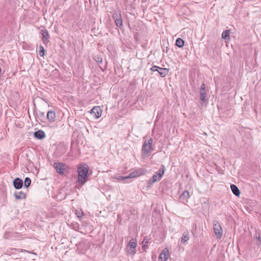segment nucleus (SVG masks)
<instances>
[{
    "instance_id": "17",
    "label": "nucleus",
    "mask_w": 261,
    "mask_h": 261,
    "mask_svg": "<svg viewBox=\"0 0 261 261\" xmlns=\"http://www.w3.org/2000/svg\"><path fill=\"white\" fill-rule=\"evenodd\" d=\"M14 195L16 199H23L26 198V194L22 191L15 192Z\"/></svg>"
},
{
    "instance_id": "12",
    "label": "nucleus",
    "mask_w": 261,
    "mask_h": 261,
    "mask_svg": "<svg viewBox=\"0 0 261 261\" xmlns=\"http://www.w3.org/2000/svg\"><path fill=\"white\" fill-rule=\"evenodd\" d=\"M13 185L16 189H20L23 186V181L20 178L17 177L13 180Z\"/></svg>"
},
{
    "instance_id": "11",
    "label": "nucleus",
    "mask_w": 261,
    "mask_h": 261,
    "mask_svg": "<svg viewBox=\"0 0 261 261\" xmlns=\"http://www.w3.org/2000/svg\"><path fill=\"white\" fill-rule=\"evenodd\" d=\"M56 115L53 110L48 111L47 113L46 118L50 122H54L56 121Z\"/></svg>"
},
{
    "instance_id": "29",
    "label": "nucleus",
    "mask_w": 261,
    "mask_h": 261,
    "mask_svg": "<svg viewBox=\"0 0 261 261\" xmlns=\"http://www.w3.org/2000/svg\"><path fill=\"white\" fill-rule=\"evenodd\" d=\"M152 139L148 140V153H149V150L151 149Z\"/></svg>"
},
{
    "instance_id": "36",
    "label": "nucleus",
    "mask_w": 261,
    "mask_h": 261,
    "mask_svg": "<svg viewBox=\"0 0 261 261\" xmlns=\"http://www.w3.org/2000/svg\"><path fill=\"white\" fill-rule=\"evenodd\" d=\"M34 112L37 113V112H36V110H34Z\"/></svg>"
},
{
    "instance_id": "5",
    "label": "nucleus",
    "mask_w": 261,
    "mask_h": 261,
    "mask_svg": "<svg viewBox=\"0 0 261 261\" xmlns=\"http://www.w3.org/2000/svg\"><path fill=\"white\" fill-rule=\"evenodd\" d=\"M213 229L216 236V239H221L222 236L223 230L221 225L217 220L213 221Z\"/></svg>"
},
{
    "instance_id": "10",
    "label": "nucleus",
    "mask_w": 261,
    "mask_h": 261,
    "mask_svg": "<svg viewBox=\"0 0 261 261\" xmlns=\"http://www.w3.org/2000/svg\"><path fill=\"white\" fill-rule=\"evenodd\" d=\"M200 100L203 102H204L206 100L205 85L204 83H203L200 87Z\"/></svg>"
},
{
    "instance_id": "19",
    "label": "nucleus",
    "mask_w": 261,
    "mask_h": 261,
    "mask_svg": "<svg viewBox=\"0 0 261 261\" xmlns=\"http://www.w3.org/2000/svg\"><path fill=\"white\" fill-rule=\"evenodd\" d=\"M189 233L188 231L184 232L181 238V243H186L189 240Z\"/></svg>"
},
{
    "instance_id": "34",
    "label": "nucleus",
    "mask_w": 261,
    "mask_h": 261,
    "mask_svg": "<svg viewBox=\"0 0 261 261\" xmlns=\"http://www.w3.org/2000/svg\"><path fill=\"white\" fill-rule=\"evenodd\" d=\"M142 47L143 48H145V44L142 45Z\"/></svg>"
},
{
    "instance_id": "28",
    "label": "nucleus",
    "mask_w": 261,
    "mask_h": 261,
    "mask_svg": "<svg viewBox=\"0 0 261 261\" xmlns=\"http://www.w3.org/2000/svg\"><path fill=\"white\" fill-rule=\"evenodd\" d=\"M94 60L98 63H101L102 62V58L100 55H96L94 57Z\"/></svg>"
},
{
    "instance_id": "18",
    "label": "nucleus",
    "mask_w": 261,
    "mask_h": 261,
    "mask_svg": "<svg viewBox=\"0 0 261 261\" xmlns=\"http://www.w3.org/2000/svg\"><path fill=\"white\" fill-rule=\"evenodd\" d=\"M230 189H231L232 192L233 193V194L234 195H236L237 196H239L240 195V191L237 186H236L235 185L232 184L230 185Z\"/></svg>"
},
{
    "instance_id": "13",
    "label": "nucleus",
    "mask_w": 261,
    "mask_h": 261,
    "mask_svg": "<svg viewBox=\"0 0 261 261\" xmlns=\"http://www.w3.org/2000/svg\"><path fill=\"white\" fill-rule=\"evenodd\" d=\"M190 197L189 192L186 190L179 196L180 200L183 202L186 203L188 202V200Z\"/></svg>"
},
{
    "instance_id": "1",
    "label": "nucleus",
    "mask_w": 261,
    "mask_h": 261,
    "mask_svg": "<svg viewBox=\"0 0 261 261\" xmlns=\"http://www.w3.org/2000/svg\"><path fill=\"white\" fill-rule=\"evenodd\" d=\"M88 170L89 167L87 164H81L77 168L78 182L81 186H83L88 181Z\"/></svg>"
},
{
    "instance_id": "4",
    "label": "nucleus",
    "mask_w": 261,
    "mask_h": 261,
    "mask_svg": "<svg viewBox=\"0 0 261 261\" xmlns=\"http://www.w3.org/2000/svg\"><path fill=\"white\" fill-rule=\"evenodd\" d=\"M165 171V167L164 165H161L159 170L156 172L152 177L148 181V183L153 184L154 182L161 180L162 177L163 176Z\"/></svg>"
},
{
    "instance_id": "20",
    "label": "nucleus",
    "mask_w": 261,
    "mask_h": 261,
    "mask_svg": "<svg viewBox=\"0 0 261 261\" xmlns=\"http://www.w3.org/2000/svg\"><path fill=\"white\" fill-rule=\"evenodd\" d=\"M147 140H145L144 142L142 147V156L143 158L145 159L147 156Z\"/></svg>"
},
{
    "instance_id": "31",
    "label": "nucleus",
    "mask_w": 261,
    "mask_h": 261,
    "mask_svg": "<svg viewBox=\"0 0 261 261\" xmlns=\"http://www.w3.org/2000/svg\"><path fill=\"white\" fill-rule=\"evenodd\" d=\"M146 237H144V239H143V241L142 242V247L144 249V250H145L146 249V244H147V241H146Z\"/></svg>"
},
{
    "instance_id": "6",
    "label": "nucleus",
    "mask_w": 261,
    "mask_h": 261,
    "mask_svg": "<svg viewBox=\"0 0 261 261\" xmlns=\"http://www.w3.org/2000/svg\"><path fill=\"white\" fill-rule=\"evenodd\" d=\"M152 72H157L156 74L160 75L161 77H165L168 73L169 70L166 68H162L157 66H153L150 68Z\"/></svg>"
},
{
    "instance_id": "7",
    "label": "nucleus",
    "mask_w": 261,
    "mask_h": 261,
    "mask_svg": "<svg viewBox=\"0 0 261 261\" xmlns=\"http://www.w3.org/2000/svg\"><path fill=\"white\" fill-rule=\"evenodd\" d=\"M112 18L114 20L115 24L117 27L121 28L123 26V20L120 13L115 12L113 14Z\"/></svg>"
},
{
    "instance_id": "27",
    "label": "nucleus",
    "mask_w": 261,
    "mask_h": 261,
    "mask_svg": "<svg viewBox=\"0 0 261 261\" xmlns=\"http://www.w3.org/2000/svg\"><path fill=\"white\" fill-rule=\"evenodd\" d=\"M39 54L41 57H44L45 55V49L41 45L39 47Z\"/></svg>"
},
{
    "instance_id": "35",
    "label": "nucleus",
    "mask_w": 261,
    "mask_h": 261,
    "mask_svg": "<svg viewBox=\"0 0 261 261\" xmlns=\"http://www.w3.org/2000/svg\"><path fill=\"white\" fill-rule=\"evenodd\" d=\"M142 8H143V11H144V7L142 6Z\"/></svg>"
},
{
    "instance_id": "24",
    "label": "nucleus",
    "mask_w": 261,
    "mask_h": 261,
    "mask_svg": "<svg viewBox=\"0 0 261 261\" xmlns=\"http://www.w3.org/2000/svg\"><path fill=\"white\" fill-rule=\"evenodd\" d=\"M136 245H137V243H136V242L133 239H132L129 241V242L127 246V247L134 249V248H136Z\"/></svg>"
},
{
    "instance_id": "16",
    "label": "nucleus",
    "mask_w": 261,
    "mask_h": 261,
    "mask_svg": "<svg viewBox=\"0 0 261 261\" xmlns=\"http://www.w3.org/2000/svg\"><path fill=\"white\" fill-rule=\"evenodd\" d=\"M168 258V251L166 249H164L160 254L159 259L161 261H166Z\"/></svg>"
},
{
    "instance_id": "22",
    "label": "nucleus",
    "mask_w": 261,
    "mask_h": 261,
    "mask_svg": "<svg viewBox=\"0 0 261 261\" xmlns=\"http://www.w3.org/2000/svg\"><path fill=\"white\" fill-rule=\"evenodd\" d=\"M36 118L39 119L41 121H43V119H45V114L44 112L39 111L38 113L35 115Z\"/></svg>"
},
{
    "instance_id": "2",
    "label": "nucleus",
    "mask_w": 261,
    "mask_h": 261,
    "mask_svg": "<svg viewBox=\"0 0 261 261\" xmlns=\"http://www.w3.org/2000/svg\"><path fill=\"white\" fill-rule=\"evenodd\" d=\"M146 172L145 169H143L142 168L139 169L135 171H133L131 173H130L128 175L125 176H119L118 177H116V179H118L119 181H124L126 180L125 181H124L123 182H127V180L128 179L134 178L135 177H137L138 176H139L140 175H143L145 174Z\"/></svg>"
},
{
    "instance_id": "3",
    "label": "nucleus",
    "mask_w": 261,
    "mask_h": 261,
    "mask_svg": "<svg viewBox=\"0 0 261 261\" xmlns=\"http://www.w3.org/2000/svg\"><path fill=\"white\" fill-rule=\"evenodd\" d=\"M53 167L56 171L61 175H66L68 173L69 167L65 164L61 162H55Z\"/></svg>"
},
{
    "instance_id": "23",
    "label": "nucleus",
    "mask_w": 261,
    "mask_h": 261,
    "mask_svg": "<svg viewBox=\"0 0 261 261\" xmlns=\"http://www.w3.org/2000/svg\"><path fill=\"white\" fill-rule=\"evenodd\" d=\"M175 44L178 47H182L184 45V41L180 38L176 40Z\"/></svg>"
},
{
    "instance_id": "14",
    "label": "nucleus",
    "mask_w": 261,
    "mask_h": 261,
    "mask_svg": "<svg viewBox=\"0 0 261 261\" xmlns=\"http://www.w3.org/2000/svg\"><path fill=\"white\" fill-rule=\"evenodd\" d=\"M34 136L36 139L42 140L45 137V133L42 130H38L34 133Z\"/></svg>"
},
{
    "instance_id": "32",
    "label": "nucleus",
    "mask_w": 261,
    "mask_h": 261,
    "mask_svg": "<svg viewBox=\"0 0 261 261\" xmlns=\"http://www.w3.org/2000/svg\"><path fill=\"white\" fill-rule=\"evenodd\" d=\"M75 214L76 215L77 217L81 218V217H82V216L83 215V213L82 212H80L78 210H76Z\"/></svg>"
},
{
    "instance_id": "8",
    "label": "nucleus",
    "mask_w": 261,
    "mask_h": 261,
    "mask_svg": "<svg viewBox=\"0 0 261 261\" xmlns=\"http://www.w3.org/2000/svg\"><path fill=\"white\" fill-rule=\"evenodd\" d=\"M41 33L42 35V41L44 44H47L49 42V39L50 38L48 32L44 26H41Z\"/></svg>"
},
{
    "instance_id": "15",
    "label": "nucleus",
    "mask_w": 261,
    "mask_h": 261,
    "mask_svg": "<svg viewBox=\"0 0 261 261\" xmlns=\"http://www.w3.org/2000/svg\"><path fill=\"white\" fill-rule=\"evenodd\" d=\"M25 250H23V249H16V248H11L10 249H8L6 250V252L5 253V254L8 255H10L11 256V255H15L16 254V251H18V252H23V251H25Z\"/></svg>"
},
{
    "instance_id": "33",
    "label": "nucleus",
    "mask_w": 261,
    "mask_h": 261,
    "mask_svg": "<svg viewBox=\"0 0 261 261\" xmlns=\"http://www.w3.org/2000/svg\"><path fill=\"white\" fill-rule=\"evenodd\" d=\"M142 3H145L146 0H141Z\"/></svg>"
},
{
    "instance_id": "26",
    "label": "nucleus",
    "mask_w": 261,
    "mask_h": 261,
    "mask_svg": "<svg viewBox=\"0 0 261 261\" xmlns=\"http://www.w3.org/2000/svg\"><path fill=\"white\" fill-rule=\"evenodd\" d=\"M31 184V179L29 177H25L24 179V187L28 188Z\"/></svg>"
},
{
    "instance_id": "21",
    "label": "nucleus",
    "mask_w": 261,
    "mask_h": 261,
    "mask_svg": "<svg viewBox=\"0 0 261 261\" xmlns=\"http://www.w3.org/2000/svg\"><path fill=\"white\" fill-rule=\"evenodd\" d=\"M17 257H11V256L8 255L5 253L2 255V259H4L6 261H12L13 260L17 259Z\"/></svg>"
},
{
    "instance_id": "25",
    "label": "nucleus",
    "mask_w": 261,
    "mask_h": 261,
    "mask_svg": "<svg viewBox=\"0 0 261 261\" xmlns=\"http://www.w3.org/2000/svg\"><path fill=\"white\" fill-rule=\"evenodd\" d=\"M230 31L229 30H226L224 31L222 33L221 37L223 39H226L229 36Z\"/></svg>"
},
{
    "instance_id": "30",
    "label": "nucleus",
    "mask_w": 261,
    "mask_h": 261,
    "mask_svg": "<svg viewBox=\"0 0 261 261\" xmlns=\"http://www.w3.org/2000/svg\"><path fill=\"white\" fill-rule=\"evenodd\" d=\"M135 249L136 248H127V250L128 253H129L130 254H134L135 253Z\"/></svg>"
},
{
    "instance_id": "9",
    "label": "nucleus",
    "mask_w": 261,
    "mask_h": 261,
    "mask_svg": "<svg viewBox=\"0 0 261 261\" xmlns=\"http://www.w3.org/2000/svg\"><path fill=\"white\" fill-rule=\"evenodd\" d=\"M90 112L93 115L96 119H97L101 116L102 110L99 106H95L91 110Z\"/></svg>"
}]
</instances>
